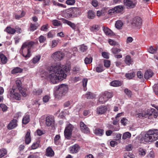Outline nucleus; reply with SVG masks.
<instances>
[{"label": "nucleus", "mask_w": 158, "mask_h": 158, "mask_svg": "<svg viewBox=\"0 0 158 158\" xmlns=\"http://www.w3.org/2000/svg\"><path fill=\"white\" fill-rule=\"evenodd\" d=\"M124 92L129 97H131L132 95V92L131 90L127 88L124 89Z\"/></svg>", "instance_id": "13d9d810"}, {"label": "nucleus", "mask_w": 158, "mask_h": 158, "mask_svg": "<svg viewBox=\"0 0 158 158\" xmlns=\"http://www.w3.org/2000/svg\"><path fill=\"white\" fill-rule=\"evenodd\" d=\"M5 30L10 34H14L16 32L15 29L12 28L10 27H7Z\"/></svg>", "instance_id": "a878e982"}, {"label": "nucleus", "mask_w": 158, "mask_h": 158, "mask_svg": "<svg viewBox=\"0 0 158 158\" xmlns=\"http://www.w3.org/2000/svg\"><path fill=\"white\" fill-rule=\"evenodd\" d=\"M46 40V38L45 37L41 35L39 37V41L40 43H43Z\"/></svg>", "instance_id": "69168bd1"}, {"label": "nucleus", "mask_w": 158, "mask_h": 158, "mask_svg": "<svg viewBox=\"0 0 158 158\" xmlns=\"http://www.w3.org/2000/svg\"><path fill=\"white\" fill-rule=\"evenodd\" d=\"M52 23L55 26H59L61 25L60 21L56 19L52 20Z\"/></svg>", "instance_id": "5fc2aeb1"}, {"label": "nucleus", "mask_w": 158, "mask_h": 158, "mask_svg": "<svg viewBox=\"0 0 158 158\" xmlns=\"http://www.w3.org/2000/svg\"><path fill=\"white\" fill-rule=\"evenodd\" d=\"M55 33L54 31H49L48 33L47 36L48 38H52L54 36H55Z\"/></svg>", "instance_id": "de8ad7c7"}, {"label": "nucleus", "mask_w": 158, "mask_h": 158, "mask_svg": "<svg viewBox=\"0 0 158 158\" xmlns=\"http://www.w3.org/2000/svg\"><path fill=\"white\" fill-rule=\"evenodd\" d=\"M139 153L140 155L144 156L146 154L145 150L143 148H140L139 149Z\"/></svg>", "instance_id": "bf43d9fd"}, {"label": "nucleus", "mask_w": 158, "mask_h": 158, "mask_svg": "<svg viewBox=\"0 0 158 158\" xmlns=\"http://www.w3.org/2000/svg\"><path fill=\"white\" fill-rule=\"evenodd\" d=\"M25 14V12L23 11H22L21 12V13L20 15H15V17L16 19H19L20 18H22L23 17Z\"/></svg>", "instance_id": "3c124183"}, {"label": "nucleus", "mask_w": 158, "mask_h": 158, "mask_svg": "<svg viewBox=\"0 0 158 158\" xmlns=\"http://www.w3.org/2000/svg\"><path fill=\"white\" fill-rule=\"evenodd\" d=\"M50 98V95H47L44 96L43 98V101L44 102H48Z\"/></svg>", "instance_id": "603ef678"}, {"label": "nucleus", "mask_w": 158, "mask_h": 158, "mask_svg": "<svg viewBox=\"0 0 158 158\" xmlns=\"http://www.w3.org/2000/svg\"><path fill=\"white\" fill-rule=\"evenodd\" d=\"M59 40H53L52 42L50 44L49 46L51 48H53L57 46Z\"/></svg>", "instance_id": "c756f323"}, {"label": "nucleus", "mask_w": 158, "mask_h": 158, "mask_svg": "<svg viewBox=\"0 0 158 158\" xmlns=\"http://www.w3.org/2000/svg\"><path fill=\"white\" fill-rule=\"evenodd\" d=\"M104 131L103 129L97 128L95 130V133L99 136H102L104 133Z\"/></svg>", "instance_id": "473e14b6"}, {"label": "nucleus", "mask_w": 158, "mask_h": 158, "mask_svg": "<svg viewBox=\"0 0 158 158\" xmlns=\"http://www.w3.org/2000/svg\"><path fill=\"white\" fill-rule=\"evenodd\" d=\"M31 139L30 135V131L28 130L25 136V143L26 144H28L31 142Z\"/></svg>", "instance_id": "a211bd4d"}, {"label": "nucleus", "mask_w": 158, "mask_h": 158, "mask_svg": "<svg viewBox=\"0 0 158 158\" xmlns=\"http://www.w3.org/2000/svg\"><path fill=\"white\" fill-rule=\"evenodd\" d=\"M17 89H10L9 91V94L8 95L10 97V98H14L16 100H19L21 98L20 95L17 92Z\"/></svg>", "instance_id": "0eeeda50"}, {"label": "nucleus", "mask_w": 158, "mask_h": 158, "mask_svg": "<svg viewBox=\"0 0 158 158\" xmlns=\"http://www.w3.org/2000/svg\"><path fill=\"white\" fill-rule=\"evenodd\" d=\"M23 97H26L27 95V90L26 89L21 88L20 89L18 90Z\"/></svg>", "instance_id": "72a5a7b5"}, {"label": "nucleus", "mask_w": 158, "mask_h": 158, "mask_svg": "<svg viewBox=\"0 0 158 158\" xmlns=\"http://www.w3.org/2000/svg\"><path fill=\"white\" fill-rule=\"evenodd\" d=\"M38 28V26L35 24L31 23L30 25V30L32 31L36 30Z\"/></svg>", "instance_id": "8fccbe9b"}, {"label": "nucleus", "mask_w": 158, "mask_h": 158, "mask_svg": "<svg viewBox=\"0 0 158 158\" xmlns=\"http://www.w3.org/2000/svg\"><path fill=\"white\" fill-rule=\"evenodd\" d=\"M87 49V47L86 46L84 45H82L80 47V50L83 52H85Z\"/></svg>", "instance_id": "052dcab7"}, {"label": "nucleus", "mask_w": 158, "mask_h": 158, "mask_svg": "<svg viewBox=\"0 0 158 158\" xmlns=\"http://www.w3.org/2000/svg\"><path fill=\"white\" fill-rule=\"evenodd\" d=\"M77 11L76 8H70L63 11V16L66 18H70L75 16V12Z\"/></svg>", "instance_id": "423d86ee"}, {"label": "nucleus", "mask_w": 158, "mask_h": 158, "mask_svg": "<svg viewBox=\"0 0 158 158\" xmlns=\"http://www.w3.org/2000/svg\"><path fill=\"white\" fill-rule=\"evenodd\" d=\"M110 85L112 86L118 87L122 85V82L119 81L115 80L111 82L110 83Z\"/></svg>", "instance_id": "4be33fe9"}, {"label": "nucleus", "mask_w": 158, "mask_h": 158, "mask_svg": "<svg viewBox=\"0 0 158 158\" xmlns=\"http://www.w3.org/2000/svg\"><path fill=\"white\" fill-rule=\"evenodd\" d=\"M107 110V107L106 106H101L97 109L96 112L98 114H102Z\"/></svg>", "instance_id": "dca6fc26"}, {"label": "nucleus", "mask_w": 158, "mask_h": 158, "mask_svg": "<svg viewBox=\"0 0 158 158\" xmlns=\"http://www.w3.org/2000/svg\"><path fill=\"white\" fill-rule=\"evenodd\" d=\"M41 56L40 55H37L34 57L32 59V62L33 64L37 63L40 60Z\"/></svg>", "instance_id": "f704fd0d"}, {"label": "nucleus", "mask_w": 158, "mask_h": 158, "mask_svg": "<svg viewBox=\"0 0 158 158\" xmlns=\"http://www.w3.org/2000/svg\"><path fill=\"white\" fill-rule=\"evenodd\" d=\"M95 16V13L92 10H89L88 12V18L89 19H93Z\"/></svg>", "instance_id": "c85d7f7f"}, {"label": "nucleus", "mask_w": 158, "mask_h": 158, "mask_svg": "<svg viewBox=\"0 0 158 158\" xmlns=\"http://www.w3.org/2000/svg\"><path fill=\"white\" fill-rule=\"evenodd\" d=\"M64 23L69 26L73 29H75L76 25L74 23H73L67 20H64Z\"/></svg>", "instance_id": "7c9ffc66"}, {"label": "nucleus", "mask_w": 158, "mask_h": 158, "mask_svg": "<svg viewBox=\"0 0 158 158\" xmlns=\"http://www.w3.org/2000/svg\"><path fill=\"white\" fill-rule=\"evenodd\" d=\"M131 135L129 132H126L122 136V139H125L127 138H129L131 137Z\"/></svg>", "instance_id": "58836bf2"}, {"label": "nucleus", "mask_w": 158, "mask_h": 158, "mask_svg": "<svg viewBox=\"0 0 158 158\" xmlns=\"http://www.w3.org/2000/svg\"><path fill=\"white\" fill-rule=\"evenodd\" d=\"M43 90L40 89H34L32 92V94L34 95L38 96L40 95L42 93Z\"/></svg>", "instance_id": "b1692460"}, {"label": "nucleus", "mask_w": 158, "mask_h": 158, "mask_svg": "<svg viewBox=\"0 0 158 158\" xmlns=\"http://www.w3.org/2000/svg\"><path fill=\"white\" fill-rule=\"evenodd\" d=\"M33 41L26 42L23 44L20 50L21 54L26 58L27 59L31 55L30 49L34 44Z\"/></svg>", "instance_id": "7ed1b4c3"}, {"label": "nucleus", "mask_w": 158, "mask_h": 158, "mask_svg": "<svg viewBox=\"0 0 158 158\" xmlns=\"http://www.w3.org/2000/svg\"><path fill=\"white\" fill-rule=\"evenodd\" d=\"M60 138V136L59 135H56L54 138V140L55 144L56 145H58L59 144V140Z\"/></svg>", "instance_id": "37998d69"}, {"label": "nucleus", "mask_w": 158, "mask_h": 158, "mask_svg": "<svg viewBox=\"0 0 158 158\" xmlns=\"http://www.w3.org/2000/svg\"><path fill=\"white\" fill-rule=\"evenodd\" d=\"M110 64V61L107 60H105L104 61V66L107 68H109Z\"/></svg>", "instance_id": "680f3d73"}, {"label": "nucleus", "mask_w": 158, "mask_h": 158, "mask_svg": "<svg viewBox=\"0 0 158 158\" xmlns=\"http://www.w3.org/2000/svg\"><path fill=\"white\" fill-rule=\"evenodd\" d=\"M54 93L56 98H59L65 95L68 90V86L66 84H62L55 88Z\"/></svg>", "instance_id": "20e7f679"}, {"label": "nucleus", "mask_w": 158, "mask_h": 158, "mask_svg": "<svg viewBox=\"0 0 158 158\" xmlns=\"http://www.w3.org/2000/svg\"><path fill=\"white\" fill-rule=\"evenodd\" d=\"M127 122V120L125 118H123L121 120V123L124 126L126 125Z\"/></svg>", "instance_id": "338daca9"}, {"label": "nucleus", "mask_w": 158, "mask_h": 158, "mask_svg": "<svg viewBox=\"0 0 158 158\" xmlns=\"http://www.w3.org/2000/svg\"><path fill=\"white\" fill-rule=\"evenodd\" d=\"M124 3L125 5L130 8L134 7L136 4L135 2L133 0H124Z\"/></svg>", "instance_id": "2eb2a0df"}, {"label": "nucleus", "mask_w": 158, "mask_h": 158, "mask_svg": "<svg viewBox=\"0 0 158 158\" xmlns=\"http://www.w3.org/2000/svg\"><path fill=\"white\" fill-rule=\"evenodd\" d=\"M54 152L50 147L48 148L46 150V155L49 157H52L54 155Z\"/></svg>", "instance_id": "aec40b11"}, {"label": "nucleus", "mask_w": 158, "mask_h": 158, "mask_svg": "<svg viewBox=\"0 0 158 158\" xmlns=\"http://www.w3.org/2000/svg\"><path fill=\"white\" fill-rule=\"evenodd\" d=\"M158 139V130L157 129L150 130L147 132L143 137H142L141 135L139 137V140L142 142L144 141L151 142Z\"/></svg>", "instance_id": "f03ea898"}, {"label": "nucleus", "mask_w": 158, "mask_h": 158, "mask_svg": "<svg viewBox=\"0 0 158 158\" xmlns=\"http://www.w3.org/2000/svg\"><path fill=\"white\" fill-rule=\"evenodd\" d=\"M132 60L129 55L126 56L125 59V62L127 65H130L132 62Z\"/></svg>", "instance_id": "2f4dec72"}, {"label": "nucleus", "mask_w": 158, "mask_h": 158, "mask_svg": "<svg viewBox=\"0 0 158 158\" xmlns=\"http://www.w3.org/2000/svg\"><path fill=\"white\" fill-rule=\"evenodd\" d=\"M16 84L17 87L16 89H17V90L20 89L21 87L22 86V82L19 79H17L16 81Z\"/></svg>", "instance_id": "4c0bfd02"}, {"label": "nucleus", "mask_w": 158, "mask_h": 158, "mask_svg": "<svg viewBox=\"0 0 158 158\" xmlns=\"http://www.w3.org/2000/svg\"><path fill=\"white\" fill-rule=\"evenodd\" d=\"M80 149L79 145L76 144L69 148V151L70 153L75 154L77 153Z\"/></svg>", "instance_id": "ddd939ff"}, {"label": "nucleus", "mask_w": 158, "mask_h": 158, "mask_svg": "<svg viewBox=\"0 0 158 158\" xmlns=\"http://www.w3.org/2000/svg\"><path fill=\"white\" fill-rule=\"evenodd\" d=\"M153 73L152 71L150 69H148L144 73V77L146 79H147L152 77L153 75Z\"/></svg>", "instance_id": "6ab92c4d"}, {"label": "nucleus", "mask_w": 158, "mask_h": 158, "mask_svg": "<svg viewBox=\"0 0 158 158\" xmlns=\"http://www.w3.org/2000/svg\"><path fill=\"white\" fill-rule=\"evenodd\" d=\"M17 121L15 119H13L10 123L8 125L7 127L9 130L14 129L17 126Z\"/></svg>", "instance_id": "f3484780"}, {"label": "nucleus", "mask_w": 158, "mask_h": 158, "mask_svg": "<svg viewBox=\"0 0 158 158\" xmlns=\"http://www.w3.org/2000/svg\"><path fill=\"white\" fill-rule=\"evenodd\" d=\"M123 24V23L122 21L118 20L116 22L115 25L116 28L117 29H121Z\"/></svg>", "instance_id": "bb28decb"}, {"label": "nucleus", "mask_w": 158, "mask_h": 158, "mask_svg": "<svg viewBox=\"0 0 158 158\" xmlns=\"http://www.w3.org/2000/svg\"><path fill=\"white\" fill-rule=\"evenodd\" d=\"M111 51L113 53L115 54L120 52L121 50L118 48H113L111 49Z\"/></svg>", "instance_id": "864d4df0"}, {"label": "nucleus", "mask_w": 158, "mask_h": 158, "mask_svg": "<svg viewBox=\"0 0 158 158\" xmlns=\"http://www.w3.org/2000/svg\"><path fill=\"white\" fill-rule=\"evenodd\" d=\"M48 28V25L47 24L42 26L40 30L42 31H47Z\"/></svg>", "instance_id": "6e6d98bb"}, {"label": "nucleus", "mask_w": 158, "mask_h": 158, "mask_svg": "<svg viewBox=\"0 0 158 158\" xmlns=\"http://www.w3.org/2000/svg\"><path fill=\"white\" fill-rule=\"evenodd\" d=\"M0 107L1 108L3 111H6L7 109V106L4 104H0Z\"/></svg>", "instance_id": "e2e57ef3"}, {"label": "nucleus", "mask_w": 158, "mask_h": 158, "mask_svg": "<svg viewBox=\"0 0 158 158\" xmlns=\"http://www.w3.org/2000/svg\"><path fill=\"white\" fill-rule=\"evenodd\" d=\"M108 12V13L111 15H113L116 13L114 8H112V9L109 10Z\"/></svg>", "instance_id": "774afa93"}, {"label": "nucleus", "mask_w": 158, "mask_h": 158, "mask_svg": "<svg viewBox=\"0 0 158 158\" xmlns=\"http://www.w3.org/2000/svg\"><path fill=\"white\" fill-rule=\"evenodd\" d=\"M40 141H37L36 142L33 143L32 146L31 148L32 149H35L37 148L39 145Z\"/></svg>", "instance_id": "79ce46f5"}, {"label": "nucleus", "mask_w": 158, "mask_h": 158, "mask_svg": "<svg viewBox=\"0 0 158 158\" xmlns=\"http://www.w3.org/2000/svg\"><path fill=\"white\" fill-rule=\"evenodd\" d=\"M114 8L115 9L116 13L122 11L123 9V7L120 6H117Z\"/></svg>", "instance_id": "09e8293b"}, {"label": "nucleus", "mask_w": 158, "mask_h": 158, "mask_svg": "<svg viewBox=\"0 0 158 158\" xmlns=\"http://www.w3.org/2000/svg\"><path fill=\"white\" fill-rule=\"evenodd\" d=\"M95 71L98 73H100L104 71L103 67L102 66H99L96 67L95 69Z\"/></svg>", "instance_id": "c03bdc74"}, {"label": "nucleus", "mask_w": 158, "mask_h": 158, "mask_svg": "<svg viewBox=\"0 0 158 158\" xmlns=\"http://www.w3.org/2000/svg\"><path fill=\"white\" fill-rule=\"evenodd\" d=\"M66 3L69 5H72L75 3V0H67L66 2Z\"/></svg>", "instance_id": "0e129e2a"}, {"label": "nucleus", "mask_w": 158, "mask_h": 158, "mask_svg": "<svg viewBox=\"0 0 158 158\" xmlns=\"http://www.w3.org/2000/svg\"><path fill=\"white\" fill-rule=\"evenodd\" d=\"M7 153L6 150L4 149L0 150V158L3 157Z\"/></svg>", "instance_id": "a18cd8bd"}, {"label": "nucleus", "mask_w": 158, "mask_h": 158, "mask_svg": "<svg viewBox=\"0 0 158 158\" xmlns=\"http://www.w3.org/2000/svg\"><path fill=\"white\" fill-rule=\"evenodd\" d=\"M74 127L71 124H69L67 126L64 131L65 137L68 139H69L71 138Z\"/></svg>", "instance_id": "6e6552de"}, {"label": "nucleus", "mask_w": 158, "mask_h": 158, "mask_svg": "<svg viewBox=\"0 0 158 158\" xmlns=\"http://www.w3.org/2000/svg\"><path fill=\"white\" fill-rule=\"evenodd\" d=\"M113 96L112 92H105L100 97L99 99V101L101 104L104 103Z\"/></svg>", "instance_id": "39448f33"}, {"label": "nucleus", "mask_w": 158, "mask_h": 158, "mask_svg": "<svg viewBox=\"0 0 158 158\" xmlns=\"http://www.w3.org/2000/svg\"><path fill=\"white\" fill-rule=\"evenodd\" d=\"M55 124L54 117L52 116H48L45 120V124L48 127L52 126Z\"/></svg>", "instance_id": "9d476101"}, {"label": "nucleus", "mask_w": 158, "mask_h": 158, "mask_svg": "<svg viewBox=\"0 0 158 158\" xmlns=\"http://www.w3.org/2000/svg\"><path fill=\"white\" fill-rule=\"evenodd\" d=\"M0 59L2 63V64H6L7 61V57L3 54L2 53L0 54Z\"/></svg>", "instance_id": "cd10ccee"}, {"label": "nucleus", "mask_w": 158, "mask_h": 158, "mask_svg": "<svg viewBox=\"0 0 158 158\" xmlns=\"http://www.w3.org/2000/svg\"><path fill=\"white\" fill-rule=\"evenodd\" d=\"M80 129L82 132L85 133H89V128L82 122L80 123Z\"/></svg>", "instance_id": "4468645a"}, {"label": "nucleus", "mask_w": 158, "mask_h": 158, "mask_svg": "<svg viewBox=\"0 0 158 158\" xmlns=\"http://www.w3.org/2000/svg\"><path fill=\"white\" fill-rule=\"evenodd\" d=\"M64 56V54L62 52L57 51L54 52L51 57L55 61H58L62 60Z\"/></svg>", "instance_id": "1a4fd4ad"}, {"label": "nucleus", "mask_w": 158, "mask_h": 158, "mask_svg": "<svg viewBox=\"0 0 158 158\" xmlns=\"http://www.w3.org/2000/svg\"><path fill=\"white\" fill-rule=\"evenodd\" d=\"M108 42L109 43V44L112 46H118V47H119V44L118 43L116 42L114 40H112L111 39H109L108 40Z\"/></svg>", "instance_id": "ea45409f"}, {"label": "nucleus", "mask_w": 158, "mask_h": 158, "mask_svg": "<svg viewBox=\"0 0 158 158\" xmlns=\"http://www.w3.org/2000/svg\"><path fill=\"white\" fill-rule=\"evenodd\" d=\"M69 67L64 66L58 63L54 66L48 68V72L43 71L41 74L42 77H44L49 80L53 84L57 83L59 81L66 78V73L69 71Z\"/></svg>", "instance_id": "f257e3e1"}, {"label": "nucleus", "mask_w": 158, "mask_h": 158, "mask_svg": "<svg viewBox=\"0 0 158 158\" xmlns=\"http://www.w3.org/2000/svg\"><path fill=\"white\" fill-rule=\"evenodd\" d=\"M135 74L134 73H127L125 75L126 77L129 79H132L135 76Z\"/></svg>", "instance_id": "4d7b16f0"}, {"label": "nucleus", "mask_w": 158, "mask_h": 158, "mask_svg": "<svg viewBox=\"0 0 158 158\" xmlns=\"http://www.w3.org/2000/svg\"><path fill=\"white\" fill-rule=\"evenodd\" d=\"M157 50V48L156 47H150L148 49L149 52L152 54H154L156 52Z\"/></svg>", "instance_id": "e433bc0d"}, {"label": "nucleus", "mask_w": 158, "mask_h": 158, "mask_svg": "<svg viewBox=\"0 0 158 158\" xmlns=\"http://www.w3.org/2000/svg\"><path fill=\"white\" fill-rule=\"evenodd\" d=\"M100 29L98 25L97 24H94L90 27V30L93 32H95L98 31Z\"/></svg>", "instance_id": "393cba45"}, {"label": "nucleus", "mask_w": 158, "mask_h": 158, "mask_svg": "<svg viewBox=\"0 0 158 158\" xmlns=\"http://www.w3.org/2000/svg\"><path fill=\"white\" fill-rule=\"evenodd\" d=\"M30 120V118L29 115L27 114H25L23 116L22 122L24 124H26L28 123Z\"/></svg>", "instance_id": "5701e85b"}, {"label": "nucleus", "mask_w": 158, "mask_h": 158, "mask_svg": "<svg viewBox=\"0 0 158 158\" xmlns=\"http://www.w3.org/2000/svg\"><path fill=\"white\" fill-rule=\"evenodd\" d=\"M152 111L151 112H149V113H143V112H142V113H140L139 115V116H140L141 115L142 117H147V116H151L152 118H156L158 115V113H155L154 112H153V111H154V109H152L151 110Z\"/></svg>", "instance_id": "9b49d317"}, {"label": "nucleus", "mask_w": 158, "mask_h": 158, "mask_svg": "<svg viewBox=\"0 0 158 158\" xmlns=\"http://www.w3.org/2000/svg\"><path fill=\"white\" fill-rule=\"evenodd\" d=\"M85 97L87 99H90L93 98H94L95 97V95H94L92 93L88 92L85 95Z\"/></svg>", "instance_id": "49530a36"}, {"label": "nucleus", "mask_w": 158, "mask_h": 158, "mask_svg": "<svg viewBox=\"0 0 158 158\" xmlns=\"http://www.w3.org/2000/svg\"><path fill=\"white\" fill-rule=\"evenodd\" d=\"M141 24L142 20L140 17H137L134 19L132 23V24L133 26H136L139 29Z\"/></svg>", "instance_id": "f8f14e48"}, {"label": "nucleus", "mask_w": 158, "mask_h": 158, "mask_svg": "<svg viewBox=\"0 0 158 158\" xmlns=\"http://www.w3.org/2000/svg\"><path fill=\"white\" fill-rule=\"evenodd\" d=\"M23 71V70L19 67H16L11 71V73L12 74H15L19 73H21Z\"/></svg>", "instance_id": "c9c22d12"}, {"label": "nucleus", "mask_w": 158, "mask_h": 158, "mask_svg": "<svg viewBox=\"0 0 158 158\" xmlns=\"http://www.w3.org/2000/svg\"><path fill=\"white\" fill-rule=\"evenodd\" d=\"M102 30L106 35H111L113 34L112 31L107 27H102Z\"/></svg>", "instance_id": "412c9836"}, {"label": "nucleus", "mask_w": 158, "mask_h": 158, "mask_svg": "<svg viewBox=\"0 0 158 158\" xmlns=\"http://www.w3.org/2000/svg\"><path fill=\"white\" fill-rule=\"evenodd\" d=\"M93 58L91 57H86L85 59V63L86 64H90L92 61Z\"/></svg>", "instance_id": "a19ab883"}]
</instances>
